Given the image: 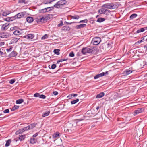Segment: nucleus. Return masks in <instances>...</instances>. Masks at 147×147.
Returning <instances> with one entry per match:
<instances>
[{"label":"nucleus","instance_id":"9b49d317","mask_svg":"<svg viewBox=\"0 0 147 147\" xmlns=\"http://www.w3.org/2000/svg\"><path fill=\"white\" fill-rule=\"evenodd\" d=\"M26 20L29 23H32L34 20L33 17L30 16L27 17Z\"/></svg>","mask_w":147,"mask_h":147},{"label":"nucleus","instance_id":"2f4dec72","mask_svg":"<svg viewBox=\"0 0 147 147\" xmlns=\"http://www.w3.org/2000/svg\"><path fill=\"white\" fill-rule=\"evenodd\" d=\"M53 7L56 8H59L61 7L58 2H57Z\"/></svg>","mask_w":147,"mask_h":147},{"label":"nucleus","instance_id":"58836bf2","mask_svg":"<svg viewBox=\"0 0 147 147\" xmlns=\"http://www.w3.org/2000/svg\"><path fill=\"white\" fill-rule=\"evenodd\" d=\"M19 3H24L25 4H27L28 2H26L25 0H19L18 1Z\"/></svg>","mask_w":147,"mask_h":147},{"label":"nucleus","instance_id":"09e8293b","mask_svg":"<svg viewBox=\"0 0 147 147\" xmlns=\"http://www.w3.org/2000/svg\"><path fill=\"white\" fill-rule=\"evenodd\" d=\"M47 144V147H51L52 145V142H48Z\"/></svg>","mask_w":147,"mask_h":147},{"label":"nucleus","instance_id":"5fc2aeb1","mask_svg":"<svg viewBox=\"0 0 147 147\" xmlns=\"http://www.w3.org/2000/svg\"><path fill=\"white\" fill-rule=\"evenodd\" d=\"M4 20L5 21H10V17H8L7 18H4Z\"/></svg>","mask_w":147,"mask_h":147},{"label":"nucleus","instance_id":"864d4df0","mask_svg":"<svg viewBox=\"0 0 147 147\" xmlns=\"http://www.w3.org/2000/svg\"><path fill=\"white\" fill-rule=\"evenodd\" d=\"M54 9L53 7L52 6L48 7V11H50L52 10H53Z\"/></svg>","mask_w":147,"mask_h":147},{"label":"nucleus","instance_id":"e2e57ef3","mask_svg":"<svg viewBox=\"0 0 147 147\" xmlns=\"http://www.w3.org/2000/svg\"><path fill=\"white\" fill-rule=\"evenodd\" d=\"M53 94L54 95H57L58 94V92L57 91H54L53 92Z\"/></svg>","mask_w":147,"mask_h":147},{"label":"nucleus","instance_id":"4d7b16f0","mask_svg":"<svg viewBox=\"0 0 147 147\" xmlns=\"http://www.w3.org/2000/svg\"><path fill=\"white\" fill-rule=\"evenodd\" d=\"M2 15L3 16H6L7 15V13L5 11H3L2 12Z\"/></svg>","mask_w":147,"mask_h":147},{"label":"nucleus","instance_id":"ea45409f","mask_svg":"<svg viewBox=\"0 0 147 147\" xmlns=\"http://www.w3.org/2000/svg\"><path fill=\"white\" fill-rule=\"evenodd\" d=\"M105 14H106V15H108L109 13H111V12L110 10L107 9H105Z\"/></svg>","mask_w":147,"mask_h":147},{"label":"nucleus","instance_id":"774afa93","mask_svg":"<svg viewBox=\"0 0 147 147\" xmlns=\"http://www.w3.org/2000/svg\"><path fill=\"white\" fill-rule=\"evenodd\" d=\"M144 48L145 49L146 51H147V44L146 45L144 46Z\"/></svg>","mask_w":147,"mask_h":147},{"label":"nucleus","instance_id":"c03bdc74","mask_svg":"<svg viewBox=\"0 0 147 147\" xmlns=\"http://www.w3.org/2000/svg\"><path fill=\"white\" fill-rule=\"evenodd\" d=\"M60 23L57 25V26L58 27L62 26L63 25V22L62 20L60 21Z\"/></svg>","mask_w":147,"mask_h":147},{"label":"nucleus","instance_id":"13d9d810","mask_svg":"<svg viewBox=\"0 0 147 147\" xmlns=\"http://www.w3.org/2000/svg\"><path fill=\"white\" fill-rule=\"evenodd\" d=\"M3 112L5 113H9V110L8 109H6L3 111Z\"/></svg>","mask_w":147,"mask_h":147},{"label":"nucleus","instance_id":"de8ad7c7","mask_svg":"<svg viewBox=\"0 0 147 147\" xmlns=\"http://www.w3.org/2000/svg\"><path fill=\"white\" fill-rule=\"evenodd\" d=\"M48 37V35L47 34H45L41 38L42 39H45Z\"/></svg>","mask_w":147,"mask_h":147},{"label":"nucleus","instance_id":"cd10ccee","mask_svg":"<svg viewBox=\"0 0 147 147\" xmlns=\"http://www.w3.org/2000/svg\"><path fill=\"white\" fill-rule=\"evenodd\" d=\"M145 30V28H142L136 31V33H140L142 32H144Z\"/></svg>","mask_w":147,"mask_h":147},{"label":"nucleus","instance_id":"7ed1b4c3","mask_svg":"<svg viewBox=\"0 0 147 147\" xmlns=\"http://www.w3.org/2000/svg\"><path fill=\"white\" fill-rule=\"evenodd\" d=\"M92 41L93 42L94 45H98L101 42L100 38L98 37H95L93 39Z\"/></svg>","mask_w":147,"mask_h":147},{"label":"nucleus","instance_id":"0eeeda50","mask_svg":"<svg viewBox=\"0 0 147 147\" xmlns=\"http://www.w3.org/2000/svg\"><path fill=\"white\" fill-rule=\"evenodd\" d=\"M43 18V22L44 21H46L49 20L50 18V14H47L46 15L42 16Z\"/></svg>","mask_w":147,"mask_h":147},{"label":"nucleus","instance_id":"7c9ffc66","mask_svg":"<svg viewBox=\"0 0 147 147\" xmlns=\"http://www.w3.org/2000/svg\"><path fill=\"white\" fill-rule=\"evenodd\" d=\"M24 101V100L22 99H20L17 100L16 101V103L18 104L22 103Z\"/></svg>","mask_w":147,"mask_h":147},{"label":"nucleus","instance_id":"6e6552de","mask_svg":"<svg viewBox=\"0 0 147 147\" xmlns=\"http://www.w3.org/2000/svg\"><path fill=\"white\" fill-rule=\"evenodd\" d=\"M58 2L61 7L65 5L67 3V1L65 0H60Z\"/></svg>","mask_w":147,"mask_h":147},{"label":"nucleus","instance_id":"1a4fd4ad","mask_svg":"<svg viewBox=\"0 0 147 147\" xmlns=\"http://www.w3.org/2000/svg\"><path fill=\"white\" fill-rule=\"evenodd\" d=\"M86 25L85 24H80L79 25H76V29H78L83 28L84 27H86Z\"/></svg>","mask_w":147,"mask_h":147},{"label":"nucleus","instance_id":"c9c22d12","mask_svg":"<svg viewBox=\"0 0 147 147\" xmlns=\"http://www.w3.org/2000/svg\"><path fill=\"white\" fill-rule=\"evenodd\" d=\"M7 26H3V25H2L1 28V30L2 31H4L7 30Z\"/></svg>","mask_w":147,"mask_h":147},{"label":"nucleus","instance_id":"79ce46f5","mask_svg":"<svg viewBox=\"0 0 147 147\" xmlns=\"http://www.w3.org/2000/svg\"><path fill=\"white\" fill-rule=\"evenodd\" d=\"M10 17V21H12L15 20V19H17L16 18V15L12 17Z\"/></svg>","mask_w":147,"mask_h":147},{"label":"nucleus","instance_id":"dca6fc26","mask_svg":"<svg viewBox=\"0 0 147 147\" xmlns=\"http://www.w3.org/2000/svg\"><path fill=\"white\" fill-rule=\"evenodd\" d=\"M50 113V111H46L45 112H44L43 113L42 115V116L43 117H44L45 116H48Z\"/></svg>","mask_w":147,"mask_h":147},{"label":"nucleus","instance_id":"4c0bfd02","mask_svg":"<svg viewBox=\"0 0 147 147\" xmlns=\"http://www.w3.org/2000/svg\"><path fill=\"white\" fill-rule=\"evenodd\" d=\"M19 108V106L17 105H14L13 108L11 109V111H13L15 110L16 109H18Z\"/></svg>","mask_w":147,"mask_h":147},{"label":"nucleus","instance_id":"f257e3e1","mask_svg":"<svg viewBox=\"0 0 147 147\" xmlns=\"http://www.w3.org/2000/svg\"><path fill=\"white\" fill-rule=\"evenodd\" d=\"M102 7L105 8L109 9H115L118 7L117 3H108L105 4L103 5Z\"/></svg>","mask_w":147,"mask_h":147},{"label":"nucleus","instance_id":"603ef678","mask_svg":"<svg viewBox=\"0 0 147 147\" xmlns=\"http://www.w3.org/2000/svg\"><path fill=\"white\" fill-rule=\"evenodd\" d=\"M40 95V94L39 93H36L34 94V96L35 97H39Z\"/></svg>","mask_w":147,"mask_h":147},{"label":"nucleus","instance_id":"a211bd4d","mask_svg":"<svg viewBox=\"0 0 147 147\" xmlns=\"http://www.w3.org/2000/svg\"><path fill=\"white\" fill-rule=\"evenodd\" d=\"M17 53L15 51H12L9 55V56L11 57H14L16 56Z\"/></svg>","mask_w":147,"mask_h":147},{"label":"nucleus","instance_id":"a878e982","mask_svg":"<svg viewBox=\"0 0 147 147\" xmlns=\"http://www.w3.org/2000/svg\"><path fill=\"white\" fill-rule=\"evenodd\" d=\"M86 49V47L83 48L81 51V53L84 55L87 53V49Z\"/></svg>","mask_w":147,"mask_h":147},{"label":"nucleus","instance_id":"8fccbe9b","mask_svg":"<svg viewBox=\"0 0 147 147\" xmlns=\"http://www.w3.org/2000/svg\"><path fill=\"white\" fill-rule=\"evenodd\" d=\"M15 79H12L10 81L9 83L11 84H13L14 83V82H15Z\"/></svg>","mask_w":147,"mask_h":147},{"label":"nucleus","instance_id":"aec40b11","mask_svg":"<svg viewBox=\"0 0 147 147\" xmlns=\"http://www.w3.org/2000/svg\"><path fill=\"white\" fill-rule=\"evenodd\" d=\"M13 34L16 35H19L21 34V32L19 30H16L13 32Z\"/></svg>","mask_w":147,"mask_h":147},{"label":"nucleus","instance_id":"49530a36","mask_svg":"<svg viewBox=\"0 0 147 147\" xmlns=\"http://www.w3.org/2000/svg\"><path fill=\"white\" fill-rule=\"evenodd\" d=\"M74 52L73 51H71L69 54V56L71 57H74Z\"/></svg>","mask_w":147,"mask_h":147},{"label":"nucleus","instance_id":"b1692460","mask_svg":"<svg viewBox=\"0 0 147 147\" xmlns=\"http://www.w3.org/2000/svg\"><path fill=\"white\" fill-rule=\"evenodd\" d=\"M36 126V124L35 123H32L28 125V128L29 129H31L34 128Z\"/></svg>","mask_w":147,"mask_h":147},{"label":"nucleus","instance_id":"393cba45","mask_svg":"<svg viewBox=\"0 0 147 147\" xmlns=\"http://www.w3.org/2000/svg\"><path fill=\"white\" fill-rule=\"evenodd\" d=\"M105 19L104 18H98L97 20V22L99 23L101 22L105 21Z\"/></svg>","mask_w":147,"mask_h":147},{"label":"nucleus","instance_id":"412c9836","mask_svg":"<svg viewBox=\"0 0 147 147\" xmlns=\"http://www.w3.org/2000/svg\"><path fill=\"white\" fill-rule=\"evenodd\" d=\"M60 136V133H59L58 132H56L53 135V137L54 138H56L57 137Z\"/></svg>","mask_w":147,"mask_h":147},{"label":"nucleus","instance_id":"3c124183","mask_svg":"<svg viewBox=\"0 0 147 147\" xmlns=\"http://www.w3.org/2000/svg\"><path fill=\"white\" fill-rule=\"evenodd\" d=\"M56 67V64H53L51 66V69H54Z\"/></svg>","mask_w":147,"mask_h":147},{"label":"nucleus","instance_id":"4be33fe9","mask_svg":"<svg viewBox=\"0 0 147 147\" xmlns=\"http://www.w3.org/2000/svg\"><path fill=\"white\" fill-rule=\"evenodd\" d=\"M62 30H63L69 31L70 30V28L69 26H64L62 27Z\"/></svg>","mask_w":147,"mask_h":147},{"label":"nucleus","instance_id":"473e14b6","mask_svg":"<svg viewBox=\"0 0 147 147\" xmlns=\"http://www.w3.org/2000/svg\"><path fill=\"white\" fill-rule=\"evenodd\" d=\"M137 15L135 13H134L131 15L130 16V19H133L137 17Z\"/></svg>","mask_w":147,"mask_h":147},{"label":"nucleus","instance_id":"2eb2a0df","mask_svg":"<svg viewBox=\"0 0 147 147\" xmlns=\"http://www.w3.org/2000/svg\"><path fill=\"white\" fill-rule=\"evenodd\" d=\"M24 131V130L23 128H22L16 131L15 132V134L16 135H18L21 134Z\"/></svg>","mask_w":147,"mask_h":147},{"label":"nucleus","instance_id":"ddd939ff","mask_svg":"<svg viewBox=\"0 0 147 147\" xmlns=\"http://www.w3.org/2000/svg\"><path fill=\"white\" fill-rule=\"evenodd\" d=\"M105 94L104 92H102L98 94L96 96V98H100L104 96Z\"/></svg>","mask_w":147,"mask_h":147},{"label":"nucleus","instance_id":"f8f14e48","mask_svg":"<svg viewBox=\"0 0 147 147\" xmlns=\"http://www.w3.org/2000/svg\"><path fill=\"white\" fill-rule=\"evenodd\" d=\"M86 49H87V52L88 53H92L93 51V48L92 47H86Z\"/></svg>","mask_w":147,"mask_h":147},{"label":"nucleus","instance_id":"423d86ee","mask_svg":"<svg viewBox=\"0 0 147 147\" xmlns=\"http://www.w3.org/2000/svg\"><path fill=\"white\" fill-rule=\"evenodd\" d=\"M144 111V109L142 108H139L137 110H135L134 112L135 114H137L139 113L142 112Z\"/></svg>","mask_w":147,"mask_h":147},{"label":"nucleus","instance_id":"a18cd8bd","mask_svg":"<svg viewBox=\"0 0 147 147\" xmlns=\"http://www.w3.org/2000/svg\"><path fill=\"white\" fill-rule=\"evenodd\" d=\"M46 96L43 94L40 95H39V98H40L45 99L46 98Z\"/></svg>","mask_w":147,"mask_h":147},{"label":"nucleus","instance_id":"c756f323","mask_svg":"<svg viewBox=\"0 0 147 147\" xmlns=\"http://www.w3.org/2000/svg\"><path fill=\"white\" fill-rule=\"evenodd\" d=\"M60 50L59 49H55L54 50L53 52L55 54L58 55L60 54Z\"/></svg>","mask_w":147,"mask_h":147},{"label":"nucleus","instance_id":"a19ab883","mask_svg":"<svg viewBox=\"0 0 147 147\" xmlns=\"http://www.w3.org/2000/svg\"><path fill=\"white\" fill-rule=\"evenodd\" d=\"M105 46H106V45H105V44H102L100 46L99 48L101 49H103L104 50L105 49L104 47H105Z\"/></svg>","mask_w":147,"mask_h":147},{"label":"nucleus","instance_id":"c85d7f7f","mask_svg":"<svg viewBox=\"0 0 147 147\" xmlns=\"http://www.w3.org/2000/svg\"><path fill=\"white\" fill-rule=\"evenodd\" d=\"M43 21V16H39V19L37 20V22L38 23L40 22H42Z\"/></svg>","mask_w":147,"mask_h":147},{"label":"nucleus","instance_id":"69168bd1","mask_svg":"<svg viewBox=\"0 0 147 147\" xmlns=\"http://www.w3.org/2000/svg\"><path fill=\"white\" fill-rule=\"evenodd\" d=\"M12 49V47H10L9 49H7V52H9V51H11Z\"/></svg>","mask_w":147,"mask_h":147},{"label":"nucleus","instance_id":"9d476101","mask_svg":"<svg viewBox=\"0 0 147 147\" xmlns=\"http://www.w3.org/2000/svg\"><path fill=\"white\" fill-rule=\"evenodd\" d=\"M25 138V135H20L19 136V137L17 138V140H16V141H17L18 140V139L20 140V141L23 140Z\"/></svg>","mask_w":147,"mask_h":147},{"label":"nucleus","instance_id":"5701e85b","mask_svg":"<svg viewBox=\"0 0 147 147\" xmlns=\"http://www.w3.org/2000/svg\"><path fill=\"white\" fill-rule=\"evenodd\" d=\"M30 143L34 144L36 143V140L34 138H31L30 140Z\"/></svg>","mask_w":147,"mask_h":147},{"label":"nucleus","instance_id":"338daca9","mask_svg":"<svg viewBox=\"0 0 147 147\" xmlns=\"http://www.w3.org/2000/svg\"><path fill=\"white\" fill-rule=\"evenodd\" d=\"M4 42H0V47H1L3 45H4Z\"/></svg>","mask_w":147,"mask_h":147},{"label":"nucleus","instance_id":"f3484780","mask_svg":"<svg viewBox=\"0 0 147 147\" xmlns=\"http://www.w3.org/2000/svg\"><path fill=\"white\" fill-rule=\"evenodd\" d=\"M104 73H101L100 74H98L96 75L94 77V79H96L102 77L104 76Z\"/></svg>","mask_w":147,"mask_h":147},{"label":"nucleus","instance_id":"6e6d98bb","mask_svg":"<svg viewBox=\"0 0 147 147\" xmlns=\"http://www.w3.org/2000/svg\"><path fill=\"white\" fill-rule=\"evenodd\" d=\"M39 12L40 13H45L46 12V11H45V10L44 9H43L41 10H39Z\"/></svg>","mask_w":147,"mask_h":147},{"label":"nucleus","instance_id":"4468645a","mask_svg":"<svg viewBox=\"0 0 147 147\" xmlns=\"http://www.w3.org/2000/svg\"><path fill=\"white\" fill-rule=\"evenodd\" d=\"M69 16L70 17L71 19H78L80 18L79 16L76 15H75L74 16L69 15Z\"/></svg>","mask_w":147,"mask_h":147},{"label":"nucleus","instance_id":"0e129e2a","mask_svg":"<svg viewBox=\"0 0 147 147\" xmlns=\"http://www.w3.org/2000/svg\"><path fill=\"white\" fill-rule=\"evenodd\" d=\"M38 132H37V133H36V134H35L33 135V136H32L34 138V137H36L38 135Z\"/></svg>","mask_w":147,"mask_h":147},{"label":"nucleus","instance_id":"680f3d73","mask_svg":"<svg viewBox=\"0 0 147 147\" xmlns=\"http://www.w3.org/2000/svg\"><path fill=\"white\" fill-rule=\"evenodd\" d=\"M28 126L26 127H25L23 128L24 130V131H25L28 130L29 129L28 128Z\"/></svg>","mask_w":147,"mask_h":147},{"label":"nucleus","instance_id":"f03ea898","mask_svg":"<svg viewBox=\"0 0 147 147\" xmlns=\"http://www.w3.org/2000/svg\"><path fill=\"white\" fill-rule=\"evenodd\" d=\"M28 15V14L26 13V12H23L20 13L16 15V18L17 19H19L22 17L26 18Z\"/></svg>","mask_w":147,"mask_h":147},{"label":"nucleus","instance_id":"bb28decb","mask_svg":"<svg viewBox=\"0 0 147 147\" xmlns=\"http://www.w3.org/2000/svg\"><path fill=\"white\" fill-rule=\"evenodd\" d=\"M11 142V139H8L6 141V143L5 144V147L8 146L10 144Z\"/></svg>","mask_w":147,"mask_h":147},{"label":"nucleus","instance_id":"20e7f679","mask_svg":"<svg viewBox=\"0 0 147 147\" xmlns=\"http://www.w3.org/2000/svg\"><path fill=\"white\" fill-rule=\"evenodd\" d=\"M9 36L7 32H0V37L1 38H6Z\"/></svg>","mask_w":147,"mask_h":147},{"label":"nucleus","instance_id":"bf43d9fd","mask_svg":"<svg viewBox=\"0 0 147 147\" xmlns=\"http://www.w3.org/2000/svg\"><path fill=\"white\" fill-rule=\"evenodd\" d=\"M84 120L83 119H77L76 120V121H77L76 122V124H77V123L78 122Z\"/></svg>","mask_w":147,"mask_h":147},{"label":"nucleus","instance_id":"72a5a7b5","mask_svg":"<svg viewBox=\"0 0 147 147\" xmlns=\"http://www.w3.org/2000/svg\"><path fill=\"white\" fill-rule=\"evenodd\" d=\"M132 71L129 69H126L125 71V72L126 73V75L129 74L131 73Z\"/></svg>","mask_w":147,"mask_h":147},{"label":"nucleus","instance_id":"052dcab7","mask_svg":"<svg viewBox=\"0 0 147 147\" xmlns=\"http://www.w3.org/2000/svg\"><path fill=\"white\" fill-rule=\"evenodd\" d=\"M17 28V27H16V26L12 27L10 28V30H16V29Z\"/></svg>","mask_w":147,"mask_h":147},{"label":"nucleus","instance_id":"f704fd0d","mask_svg":"<svg viewBox=\"0 0 147 147\" xmlns=\"http://www.w3.org/2000/svg\"><path fill=\"white\" fill-rule=\"evenodd\" d=\"M79 101V99L77 98L76 99V100H74L71 101V104H74L77 103Z\"/></svg>","mask_w":147,"mask_h":147},{"label":"nucleus","instance_id":"37998d69","mask_svg":"<svg viewBox=\"0 0 147 147\" xmlns=\"http://www.w3.org/2000/svg\"><path fill=\"white\" fill-rule=\"evenodd\" d=\"M90 22L92 24H94V20L93 19V18L92 17L90 18Z\"/></svg>","mask_w":147,"mask_h":147},{"label":"nucleus","instance_id":"e433bc0d","mask_svg":"<svg viewBox=\"0 0 147 147\" xmlns=\"http://www.w3.org/2000/svg\"><path fill=\"white\" fill-rule=\"evenodd\" d=\"M88 20L87 19H85L84 20H82L80 21V22H78V23H87L88 22Z\"/></svg>","mask_w":147,"mask_h":147},{"label":"nucleus","instance_id":"6ab92c4d","mask_svg":"<svg viewBox=\"0 0 147 147\" xmlns=\"http://www.w3.org/2000/svg\"><path fill=\"white\" fill-rule=\"evenodd\" d=\"M105 9L102 8L98 10V12L100 14H105Z\"/></svg>","mask_w":147,"mask_h":147},{"label":"nucleus","instance_id":"39448f33","mask_svg":"<svg viewBox=\"0 0 147 147\" xmlns=\"http://www.w3.org/2000/svg\"><path fill=\"white\" fill-rule=\"evenodd\" d=\"M34 35L31 34H29L25 36L24 37L26 38L29 39H32L34 37Z\"/></svg>","mask_w":147,"mask_h":147}]
</instances>
